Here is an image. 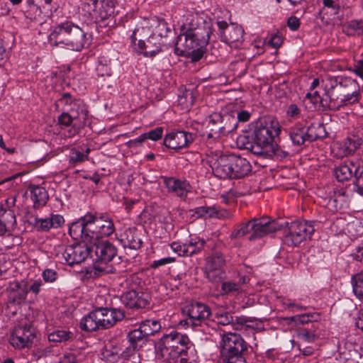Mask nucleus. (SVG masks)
<instances>
[{"instance_id":"20","label":"nucleus","mask_w":363,"mask_h":363,"mask_svg":"<svg viewBox=\"0 0 363 363\" xmlns=\"http://www.w3.org/2000/svg\"><path fill=\"white\" fill-rule=\"evenodd\" d=\"M210 163L215 177L223 179H233L230 155H220L212 160Z\"/></svg>"},{"instance_id":"51","label":"nucleus","mask_w":363,"mask_h":363,"mask_svg":"<svg viewBox=\"0 0 363 363\" xmlns=\"http://www.w3.org/2000/svg\"><path fill=\"white\" fill-rule=\"evenodd\" d=\"M171 249L173 252L177 253L179 256H191L193 251H188L186 244L180 241L173 242L170 245Z\"/></svg>"},{"instance_id":"59","label":"nucleus","mask_w":363,"mask_h":363,"mask_svg":"<svg viewBox=\"0 0 363 363\" xmlns=\"http://www.w3.org/2000/svg\"><path fill=\"white\" fill-rule=\"evenodd\" d=\"M221 363H247L242 355L223 356Z\"/></svg>"},{"instance_id":"21","label":"nucleus","mask_w":363,"mask_h":363,"mask_svg":"<svg viewBox=\"0 0 363 363\" xmlns=\"http://www.w3.org/2000/svg\"><path fill=\"white\" fill-rule=\"evenodd\" d=\"M252 228L254 233L250 236V240H255L274 233L279 229V225L268 218L253 219Z\"/></svg>"},{"instance_id":"31","label":"nucleus","mask_w":363,"mask_h":363,"mask_svg":"<svg viewBox=\"0 0 363 363\" xmlns=\"http://www.w3.org/2000/svg\"><path fill=\"white\" fill-rule=\"evenodd\" d=\"M28 190L35 208L43 207L47 203L49 196L45 188L39 185H30Z\"/></svg>"},{"instance_id":"29","label":"nucleus","mask_w":363,"mask_h":363,"mask_svg":"<svg viewBox=\"0 0 363 363\" xmlns=\"http://www.w3.org/2000/svg\"><path fill=\"white\" fill-rule=\"evenodd\" d=\"M65 223V218L60 214H51L50 217L45 218H35V228L42 231H49L51 228H58Z\"/></svg>"},{"instance_id":"16","label":"nucleus","mask_w":363,"mask_h":363,"mask_svg":"<svg viewBox=\"0 0 363 363\" xmlns=\"http://www.w3.org/2000/svg\"><path fill=\"white\" fill-rule=\"evenodd\" d=\"M35 337V328L30 324L16 326L10 337L11 345L17 349L28 347L32 345Z\"/></svg>"},{"instance_id":"9","label":"nucleus","mask_w":363,"mask_h":363,"mask_svg":"<svg viewBox=\"0 0 363 363\" xmlns=\"http://www.w3.org/2000/svg\"><path fill=\"white\" fill-rule=\"evenodd\" d=\"M315 222L294 220L287 223V231L284 236V242L289 246H298L307 238H311L315 231Z\"/></svg>"},{"instance_id":"8","label":"nucleus","mask_w":363,"mask_h":363,"mask_svg":"<svg viewBox=\"0 0 363 363\" xmlns=\"http://www.w3.org/2000/svg\"><path fill=\"white\" fill-rule=\"evenodd\" d=\"M280 132V124L274 117L268 116L257 123L253 135L256 144L262 147L263 153L259 155L267 157L276 155L273 142Z\"/></svg>"},{"instance_id":"38","label":"nucleus","mask_w":363,"mask_h":363,"mask_svg":"<svg viewBox=\"0 0 363 363\" xmlns=\"http://www.w3.org/2000/svg\"><path fill=\"white\" fill-rule=\"evenodd\" d=\"M139 328L148 337L159 332L161 329V324L156 319H147L140 323Z\"/></svg>"},{"instance_id":"30","label":"nucleus","mask_w":363,"mask_h":363,"mask_svg":"<svg viewBox=\"0 0 363 363\" xmlns=\"http://www.w3.org/2000/svg\"><path fill=\"white\" fill-rule=\"evenodd\" d=\"M304 102L312 111H322L328 106L327 101L323 99L319 91L314 89H310L305 96Z\"/></svg>"},{"instance_id":"43","label":"nucleus","mask_w":363,"mask_h":363,"mask_svg":"<svg viewBox=\"0 0 363 363\" xmlns=\"http://www.w3.org/2000/svg\"><path fill=\"white\" fill-rule=\"evenodd\" d=\"M254 320L248 317L240 315L233 317V328L236 330H242L247 328H253Z\"/></svg>"},{"instance_id":"50","label":"nucleus","mask_w":363,"mask_h":363,"mask_svg":"<svg viewBox=\"0 0 363 363\" xmlns=\"http://www.w3.org/2000/svg\"><path fill=\"white\" fill-rule=\"evenodd\" d=\"M347 230L350 236L357 238L363 234V225L359 220H354L349 223Z\"/></svg>"},{"instance_id":"5","label":"nucleus","mask_w":363,"mask_h":363,"mask_svg":"<svg viewBox=\"0 0 363 363\" xmlns=\"http://www.w3.org/2000/svg\"><path fill=\"white\" fill-rule=\"evenodd\" d=\"M52 47L79 52L91 43V36L72 21H66L54 26L48 35Z\"/></svg>"},{"instance_id":"3","label":"nucleus","mask_w":363,"mask_h":363,"mask_svg":"<svg viewBox=\"0 0 363 363\" xmlns=\"http://www.w3.org/2000/svg\"><path fill=\"white\" fill-rule=\"evenodd\" d=\"M325 95L334 108L358 103L361 99L358 82L345 75L328 76L323 81Z\"/></svg>"},{"instance_id":"34","label":"nucleus","mask_w":363,"mask_h":363,"mask_svg":"<svg viewBox=\"0 0 363 363\" xmlns=\"http://www.w3.org/2000/svg\"><path fill=\"white\" fill-rule=\"evenodd\" d=\"M162 40L156 38L153 35L145 41L146 50L143 52V56L145 57H153L162 50Z\"/></svg>"},{"instance_id":"13","label":"nucleus","mask_w":363,"mask_h":363,"mask_svg":"<svg viewBox=\"0 0 363 363\" xmlns=\"http://www.w3.org/2000/svg\"><path fill=\"white\" fill-rule=\"evenodd\" d=\"M219 35L223 42L231 48H238L243 41L244 30L241 26L232 23L228 25L224 21H217Z\"/></svg>"},{"instance_id":"52","label":"nucleus","mask_w":363,"mask_h":363,"mask_svg":"<svg viewBox=\"0 0 363 363\" xmlns=\"http://www.w3.org/2000/svg\"><path fill=\"white\" fill-rule=\"evenodd\" d=\"M298 337L305 342H313L318 339V335L314 330L303 329L298 335Z\"/></svg>"},{"instance_id":"57","label":"nucleus","mask_w":363,"mask_h":363,"mask_svg":"<svg viewBox=\"0 0 363 363\" xmlns=\"http://www.w3.org/2000/svg\"><path fill=\"white\" fill-rule=\"evenodd\" d=\"M43 286V281L40 278L31 279L30 285H28V293L30 292L35 296H37L40 292Z\"/></svg>"},{"instance_id":"56","label":"nucleus","mask_w":363,"mask_h":363,"mask_svg":"<svg viewBox=\"0 0 363 363\" xmlns=\"http://www.w3.org/2000/svg\"><path fill=\"white\" fill-rule=\"evenodd\" d=\"M323 3L324 7L322 9V12L323 13H328L329 11L328 9L330 10V15H335L338 13L339 6L334 2L333 0H323Z\"/></svg>"},{"instance_id":"18","label":"nucleus","mask_w":363,"mask_h":363,"mask_svg":"<svg viewBox=\"0 0 363 363\" xmlns=\"http://www.w3.org/2000/svg\"><path fill=\"white\" fill-rule=\"evenodd\" d=\"M194 135L183 130H172L164 136V145L172 150H180L189 146L194 141Z\"/></svg>"},{"instance_id":"23","label":"nucleus","mask_w":363,"mask_h":363,"mask_svg":"<svg viewBox=\"0 0 363 363\" xmlns=\"http://www.w3.org/2000/svg\"><path fill=\"white\" fill-rule=\"evenodd\" d=\"M6 291L10 301L20 303L26 298L28 294V282L25 280L10 281Z\"/></svg>"},{"instance_id":"7","label":"nucleus","mask_w":363,"mask_h":363,"mask_svg":"<svg viewBox=\"0 0 363 363\" xmlns=\"http://www.w3.org/2000/svg\"><path fill=\"white\" fill-rule=\"evenodd\" d=\"M123 318L124 313L120 309L99 307L84 316L79 326L86 332L104 330L111 328Z\"/></svg>"},{"instance_id":"6","label":"nucleus","mask_w":363,"mask_h":363,"mask_svg":"<svg viewBox=\"0 0 363 363\" xmlns=\"http://www.w3.org/2000/svg\"><path fill=\"white\" fill-rule=\"evenodd\" d=\"M59 102L67 106L65 111L58 117L59 124L62 128H68L67 136L72 138L89 123L86 106L82 100L74 99L67 93L62 95Z\"/></svg>"},{"instance_id":"53","label":"nucleus","mask_w":363,"mask_h":363,"mask_svg":"<svg viewBox=\"0 0 363 363\" xmlns=\"http://www.w3.org/2000/svg\"><path fill=\"white\" fill-rule=\"evenodd\" d=\"M286 115L289 119H299L302 117L301 109L296 104H291L286 110Z\"/></svg>"},{"instance_id":"36","label":"nucleus","mask_w":363,"mask_h":363,"mask_svg":"<svg viewBox=\"0 0 363 363\" xmlns=\"http://www.w3.org/2000/svg\"><path fill=\"white\" fill-rule=\"evenodd\" d=\"M328 205L331 211H337L347 206V197L342 191L334 192L328 200Z\"/></svg>"},{"instance_id":"47","label":"nucleus","mask_w":363,"mask_h":363,"mask_svg":"<svg viewBox=\"0 0 363 363\" xmlns=\"http://www.w3.org/2000/svg\"><path fill=\"white\" fill-rule=\"evenodd\" d=\"M220 292L222 295H228L233 292L240 291V284L236 282V280H222Z\"/></svg>"},{"instance_id":"26","label":"nucleus","mask_w":363,"mask_h":363,"mask_svg":"<svg viewBox=\"0 0 363 363\" xmlns=\"http://www.w3.org/2000/svg\"><path fill=\"white\" fill-rule=\"evenodd\" d=\"M233 179H238L247 175L252 166L247 159L236 155H230Z\"/></svg>"},{"instance_id":"17","label":"nucleus","mask_w":363,"mask_h":363,"mask_svg":"<svg viewBox=\"0 0 363 363\" xmlns=\"http://www.w3.org/2000/svg\"><path fill=\"white\" fill-rule=\"evenodd\" d=\"M87 245L77 243L67 246L62 253L65 263L72 266L84 262L91 255V248Z\"/></svg>"},{"instance_id":"54","label":"nucleus","mask_w":363,"mask_h":363,"mask_svg":"<svg viewBox=\"0 0 363 363\" xmlns=\"http://www.w3.org/2000/svg\"><path fill=\"white\" fill-rule=\"evenodd\" d=\"M41 276L43 281L46 283H54L57 280L59 274L57 272L53 269H45L42 272Z\"/></svg>"},{"instance_id":"64","label":"nucleus","mask_w":363,"mask_h":363,"mask_svg":"<svg viewBox=\"0 0 363 363\" xmlns=\"http://www.w3.org/2000/svg\"><path fill=\"white\" fill-rule=\"evenodd\" d=\"M352 72L363 79V60L357 61L353 66Z\"/></svg>"},{"instance_id":"48","label":"nucleus","mask_w":363,"mask_h":363,"mask_svg":"<svg viewBox=\"0 0 363 363\" xmlns=\"http://www.w3.org/2000/svg\"><path fill=\"white\" fill-rule=\"evenodd\" d=\"M169 30H170L167 22L163 19H160L157 21V26H155L152 35L162 40L163 38L167 35Z\"/></svg>"},{"instance_id":"32","label":"nucleus","mask_w":363,"mask_h":363,"mask_svg":"<svg viewBox=\"0 0 363 363\" xmlns=\"http://www.w3.org/2000/svg\"><path fill=\"white\" fill-rule=\"evenodd\" d=\"M90 152V147L84 145L72 148L68 155L69 164L75 166L88 160Z\"/></svg>"},{"instance_id":"22","label":"nucleus","mask_w":363,"mask_h":363,"mask_svg":"<svg viewBox=\"0 0 363 363\" xmlns=\"http://www.w3.org/2000/svg\"><path fill=\"white\" fill-rule=\"evenodd\" d=\"M101 2L99 0H83L79 6V13L83 17V21L94 22L102 18L100 13Z\"/></svg>"},{"instance_id":"60","label":"nucleus","mask_w":363,"mask_h":363,"mask_svg":"<svg viewBox=\"0 0 363 363\" xmlns=\"http://www.w3.org/2000/svg\"><path fill=\"white\" fill-rule=\"evenodd\" d=\"M174 261H175V258H174V257H164V258H162L160 259L154 260L152 262V263L151 264V267L152 268H158L160 267L164 266L166 264L172 263Z\"/></svg>"},{"instance_id":"41","label":"nucleus","mask_w":363,"mask_h":363,"mask_svg":"<svg viewBox=\"0 0 363 363\" xmlns=\"http://www.w3.org/2000/svg\"><path fill=\"white\" fill-rule=\"evenodd\" d=\"M147 337L139 328L130 330L127 335V339L130 345L140 348L146 342Z\"/></svg>"},{"instance_id":"25","label":"nucleus","mask_w":363,"mask_h":363,"mask_svg":"<svg viewBox=\"0 0 363 363\" xmlns=\"http://www.w3.org/2000/svg\"><path fill=\"white\" fill-rule=\"evenodd\" d=\"M118 242L124 248L138 250L142 245V240L136 234L135 228H128L119 234H116Z\"/></svg>"},{"instance_id":"35","label":"nucleus","mask_w":363,"mask_h":363,"mask_svg":"<svg viewBox=\"0 0 363 363\" xmlns=\"http://www.w3.org/2000/svg\"><path fill=\"white\" fill-rule=\"evenodd\" d=\"M289 135L291 143L294 145L300 146L306 142H308L306 135V130L304 127L297 125L289 130Z\"/></svg>"},{"instance_id":"28","label":"nucleus","mask_w":363,"mask_h":363,"mask_svg":"<svg viewBox=\"0 0 363 363\" xmlns=\"http://www.w3.org/2000/svg\"><path fill=\"white\" fill-rule=\"evenodd\" d=\"M236 145L239 149L249 150L254 155H259L263 153L262 147L256 144L254 135L250 132H245L238 135Z\"/></svg>"},{"instance_id":"19","label":"nucleus","mask_w":363,"mask_h":363,"mask_svg":"<svg viewBox=\"0 0 363 363\" xmlns=\"http://www.w3.org/2000/svg\"><path fill=\"white\" fill-rule=\"evenodd\" d=\"M150 295L141 291L129 290L121 296L123 303L130 308H144L150 305Z\"/></svg>"},{"instance_id":"14","label":"nucleus","mask_w":363,"mask_h":363,"mask_svg":"<svg viewBox=\"0 0 363 363\" xmlns=\"http://www.w3.org/2000/svg\"><path fill=\"white\" fill-rule=\"evenodd\" d=\"M362 174L363 161L358 157H353L345 160L334 170L335 177L341 182L349 180L352 177H354L357 180Z\"/></svg>"},{"instance_id":"55","label":"nucleus","mask_w":363,"mask_h":363,"mask_svg":"<svg viewBox=\"0 0 363 363\" xmlns=\"http://www.w3.org/2000/svg\"><path fill=\"white\" fill-rule=\"evenodd\" d=\"M138 347H135L133 345H130L129 347H126L121 353V357L125 359H129L133 358V359H138V363H141L140 360V357L137 353Z\"/></svg>"},{"instance_id":"58","label":"nucleus","mask_w":363,"mask_h":363,"mask_svg":"<svg viewBox=\"0 0 363 363\" xmlns=\"http://www.w3.org/2000/svg\"><path fill=\"white\" fill-rule=\"evenodd\" d=\"M145 140L150 139L153 141H157L162 138L163 135V128L162 127H157L149 132L144 133Z\"/></svg>"},{"instance_id":"12","label":"nucleus","mask_w":363,"mask_h":363,"mask_svg":"<svg viewBox=\"0 0 363 363\" xmlns=\"http://www.w3.org/2000/svg\"><path fill=\"white\" fill-rule=\"evenodd\" d=\"M220 345L222 357L242 355L244 352L247 351L248 348V345L242 337L235 333L223 334Z\"/></svg>"},{"instance_id":"63","label":"nucleus","mask_w":363,"mask_h":363,"mask_svg":"<svg viewBox=\"0 0 363 363\" xmlns=\"http://www.w3.org/2000/svg\"><path fill=\"white\" fill-rule=\"evenodd\" d=\"M352 256L355 260L363 262V242L354 248Z\"/></svg>"},{"instance_id":"42","label":"nucleus","mask_w":363,"mask_h":363,"mask_svg":"<svg viewBox=\"0 0 363 363\" xmlns=\"http://www.w3.org/2000/svg\"><path fill=\"white\" fill-rule=\"evenodd\" d=\"M352 292L357 298L363 299V272L357 273L351 277Z\"/></svg>"},{"instance_id":"61","label":"nucleus","mask_w":363,"mask_h":363,"mask_svg":"<svg viewBox=\"0 0 363 363\" xmlns=\"http://www.w3.org/2000/svg\"><path fill=\"white\" fill-rule=\"evenodd\" d=\"M96 69L98 75L101 77H111L113 73L111 66L96 65Z\"/></svg>"},{"instance_id":"27","label":"nucleus","mask_w":363,"mask_h":363,"mask_svg":"<svg viewBox=\"0 0 363 363\" xmlns=\"http://www.w3.org/2000/svg\"><path fill=\"white\" fill-rule=\"evenodd\" d=\"M362 139L353 135L344 139L342 141L337 143L335 148L337 149L336 155L340 157H345L351 155L360 146Z\"/></svg>"},{"instance_id":"1","label":"nucleus","mask_w":363,"mask_h":363,"mask_svg":"<svg viewBox=\"0 0 363 363\" xmlns=\"http://www.w3.org/2000/svg\"><path fill=\"white\" fill-rule=\"evenodd\" d=\"M69 235L76 240L91 245V257L96 262L95 269L108 273L111 269H105L100 264H107L117 255V249L109 241L101 240L116 233L113 220L106 213L88 212L69 225Z\"/></svg>"},{"instance_id":"44","label":"nucleus","mask_w":363,"mask_h":363,"mask_svg":"<svg viewBox=\"0 0 363 363\" xmlns=\"http://www.w3.org/2000/svg\"><path fill=\"white\" fill-rule=\"evenodd\" d=\"M72 333L65 330H57L48 335V340L50 342H62L69 340Z\"/></svg>"},{"instance_id":"2","label":"nucleus","mask_w":363,"mask_h":363,"mask_svg":"<svg viewBox=\"0 0 363 363\" xmlns=\"http://www.w3.org/2000/svg\"><path fill=\"white\" fill-rule=\"evenodd\" d=\"M211 33L209 23L201 21L197 16L188 15L181 26L174 53L190 58L192 62L199 61L203 55Z\"/></svg>"},{"instance_id":"33","label":"nucleus","mask_w":363,"mask_h":363,"mask_svg":"<svg viewBox=\"0 0 363 363\" xmlns=\"http://www.w3.org/2000/svg\"><path fill=\"white\" fill-rule=\"evenodd\" d=\"M319 313H306L300 315H296L284 318L289 324L294 325H305L311 322H317L320 320Z\"/></svg>"},{"instance_id":"11","label":"nucleus","mask_w":363,"mask_h":363,"mask_svg":"<svg viewBox=\"0 0 363 363\" xmlns=\"http://www.w3.org/2000/svg\"><path fill=\"white\" fill-rule=\"evenodd\" d=\"M183 313L188 316L187 319L182 320L179 325L187 328L190 325L196 327L206 323L211 314L208 306L201 302H193L186 305L182 309Z\"/></svg>"},{"instance_id":"49","label":"nucleus","mask_w":363,"mask_h":363,"mask_svg":"<svg viewBox=\"0 0 363 363\" xmlns=\"http://www.w3.org/2000/svg\"><path fill=\"white\" fill-rule=\"evenodd\" d=\"M252 225L253 220L242 224L240 228L235 229L233 231L231 237L236 238L238 237L244 236L248 233H253L254 228H252Z\"/></svg>"},{"instance_id":"39","label":"nucleus","mask_w":363,"mask_h":363,"mask_svg":"<svg viewBox=\"0 0 363 363\" xmlns=\"http://www.w3.org/2000/svg\"><path fill=\"white\" fill-rule=\"evenodd\" d=\"M306 130L308 142L313 141L318 138H323L326 135L325 127L320 123H313L307 128H306Z\"/></svg>"},{"instance_id":"10","label":"nucleus","mask_w":363,"mask_h":363,"mask_svg":"<svg viewBox=\"0 0 363 363\" xmlns=\"http://www.w3.org/2000/svg\"><path fill=\"white\" fill-rule=\"evenodd\" d=\"M206 128L207 138L216 139L236 129V120L230 115L214 113L207 120Z\"/></svg>"},{"instance_id":"62","label":"nucleus","mask_w":363,"mask_h":363,"mask_svg":"<svg viewBox=\"0 0 363 363\" xmlns=\"http://www.w3.org/2000/svg\"><path fill=\"white\" fill-rule=\"evenodd\" d=\"M287 26L292 31L297 30L300 27V20L296 16H290L287 20Z\"/></svg>"},{"instance_id":"37","label":"nucleus","mask_w":363,"mask_h":363,"mask_svg":"<svg viewBox=\"0 0 363 363\" xmlns=\"http://www.w3.org/2000/svg\"><path fill=\"white\" fill-rule=\"evenodd\" d=\"M16 223V216L12 210H6L3 203H0V236L4 235L7 231L6 224Z\"/></svg>"},{"instance_id":"4","label":"nucleus","mask_w":363,"mask_h":363,"mask_svg":"<svg viewBox=\"0 0 363 363\" xmlns=\"http://www.w3.org/2000/svg\"><path fill=\"white\" fill-rule=\"evenodd\" d=\"M158 350L167 363H192L196 357L195 347L189 337L174 330L162 337Z\"/></svg>"},{"instance_id":"15","label":"nucleus","mask_w":363,"mask_h":363,"mask_svg":"<svg viewBox=\"0 0 363 363\" xmlns=\"http://www.w3.org/2000/svg\"><path fill=\"white\" fill-rule=\"evenodd\" d=\"M225 264L223 255L215 252L206 259L205 274L206 278L212 283H218L225 278V272L222 269Z\"/></svg>"},{"instance_id":"24","label":"nucleus","mask_w":363,"mask_h":363,"mask_svg":"<svg viewBox=\"0 0 363 363\" xmlns=\"http://www.w3.org/2000/svg\"><path fill=\"white\" fill-rule=\"evenodd\" d=\"M163 181L169 192L175 194L182 199L186 198L190 191V184L185 179H179L175 177H164Z\"/></svg>"},{"instance_id":"40","label":"nucleus","mask_w":363,"mask_h":363,"mask_svg":"<svg viewBox=\"0 0 363 363\" xmlns=\"http://www.w3.org/2000/svg\"><path fill=\"white\" fill-rule=\"evenodd\" d=\"M278 301L284 310H288L291 313L301 311L308 308V306L299 303L296 299L281 296L278 298Z\"/></svg>"},{"instance_id":"45","label":"nucleus","mask_w":363,"mask_h":363,"mask_svg":"<svg viewBox=\"0 0 363 363\" xmlns=\"http://www.w3.org/2000/svg\"><path fill=\"white\" fill-rule=\"evenodd\" d=\"M205 242H206L203 239H201L199 237L194 236L190 237L189 240L187 242H185V244L188 251H193L192 255H194L199 252L203 249Z\"/></svg>"},{"instance_id":"46","label":"nucleus","mask_w":363,"mask_h":363,"mask_svg":"<svg viewBox=\"0 0 363 363\" xmlns=\"http://www.w3.org/2000/svg\"><path fill=\"white\" fill-rule=\"evenodd\" d=\"M233 320V316L225 310H218L216 313L213 318V321L222 325H232Z\"/></svg>"}]
</instances>
